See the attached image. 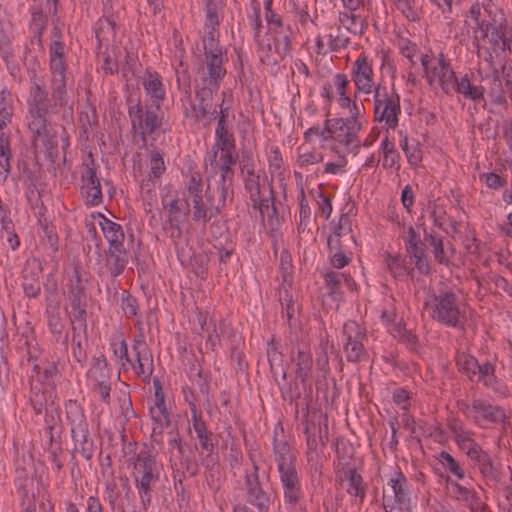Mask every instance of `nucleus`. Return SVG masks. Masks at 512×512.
<instances>
[{
    "label": "nucleus",
    "instance_id": "obj_24",
    "mask_svg": "<svg viewBox=\"0 0 512 512\" xmlns=\"http://www.w3.org/2000/svg\"><path fill=\"white\" fill-rule=\"evenodd\" d=\"M324 283L329 289V294L337 298L342 295V284L344 283L350 290L356 289V282L350 274H345L338 271H328L323 275Z\"/></svg>",
    "mask_w": 512,
    "mask_h": 512
},
{
    "label": "nucleus",
    "instance_id": "obj_61",
    "mask_svg": "<svg viewBox=\"0 0 512 512\" xmlns=\"http://www.w3.org/2000/svg\"><path fill=\"white\" fill-rule=\"evenodd\" d=\"M121 307L125 315L130 318L134 317L138 313V302L127 290H123L121 293Z\"/></svg>",
    "mask_w": 512,
    "mask_h": 512
},
{
    "label": "nucleus",
    "instance_id": "obj_9",
    "mask_svg": "<svg viewBox=\"0 0 512 512\" xmlns=\"http://www.w3.org/2000/svg\"><path fill=\"white\" fill-rule=\"evenodd\" d=\"M253 471L244 476V499L245 502L254 507L257 512H269L271 505L270 494L264 489L259 478V466L250 456Z\"/></svg>",
    "mask_w": 512,
    "mask_h": 512
},
{
    "label": "nucleus",
    "instance_id": "obj_51",
    "mask_svg": "<svg viewBox=\"0 0 512 512\" xmlns=\"http://www.w3.org/2000/svg\"><path fill=\"white\" fill-rule=\"evenodd\" d=\"M481 373L483 385L491 387L495 393H499L501 395L505 393V387L494 376V369L491 363H485L484 365H482Z\"/></svg>",
    "mask_w": 512,
    "mask_h": 512
},
{
    "label": "nucleus",
    "instance_id": "obj_59",
    "mask_svg": "<svg viewBox=\"0 0 512 512\" xmlns=\"http://www.w3.org/2000/svg\"><path fill=\"white\" fill-rule=\"evenodd\" d=\"M463 246L467 252V261L473 262V258L478 260L480 243L478 242L475 233L470 231L463 237Z\"/></svg>",
    "mask_w": 512,
    "mask_h": 512
},
{
    "label": "nucleus",
    "instance_id": "obj_8",
    "mask_svg": "<svg viewBox=\"0 0 512 512\" xmlns=\"http://www.w3.org/2000/svg\"><path fill=\"white\" fill-rule=\"evenodd\" d=\"M343 350L346 360L351 363L365 361L368 358V352L364 347V341H367L366 329L354 321L347 322L343 327Z\"/></svg>",
    "mask_w": 512,
    "mask_h": 512
},
{
    "label": "nucleus",
    "instance_id": "obj_34",
    "mask_svg": "<svg viewBox=\"0 0 512 512\" xmlns=\"http://www.w3.org/2000/svg\"><path fill=\"white\" fill-rule=\"evenodd\" d=\"M338 20L350 33L363 35L368 27L366 18L361 17L354 12H339Z\"/></svg>",
    "mask_w": 512,
    "mask_h": 512
},
{
    "label": "nucleus",
    "instance_id": "obj_29",
    "mask_svg": "<svg viewBox=\"0 0 512 512\" xmlns=\"http://www.w3.org/2000/svg\"><path fill=\"white\" fill-rule=\"evenodd\" d=\"M273 451L278 471L295 467L296 457L286 441L274 439Z\"/></svg>",
    "mask_w": 512,
    "mask_h": 512
},
{
    "label": "nucleus",
    "instance_id": "obj_64",
    "mask_svg": "<svg viewBox=\"0 0 512 512\" xmlns=\"http://www.w3.org/2000/svg\"><path fill=\"white\" fill-rule=\"evenodd\" d=\"M458 492L462 499L467 502L472 512H479L480 505L478 503V498L476 492L473 488H468L464 486H457Z\"/></svg>",
    "mask_w": 512,
    "mask_h": 512
},
{
    "label": "nucleus",
    "instance_id": "obj_46",
    "mask_svg": "<svg viewBox=\"0 0 512 512\" xmlns=\"http://www.w3.org/2000/svg\"><path fill=\"white\" fill-rule=\"evenodd\" d=\"M0 222H1L2 238H5L6 241L8 242V244L10 245V248L13 251H15L19 247L20 241H19L17 234L15 233L13 221L11 220L9 215H7V213L5 212L1 216Z\"/></svg>",
    "mask_w": 512,
    "mask_h": 512
},
{
    "label": "nucleus",
    "instance_id": "obj_48",
    "mask_svg": "<svg viewBox=\"0 0 512 512\" xmlns=\"http://www.w3.org/2000/svg\"><path fill=\"white\" fill-rule=\"evenodd\" d=\"M304 434L306 437V444L308 449V454L310 452H315L318 447V441H321L324 445V442L322 441V428L321 426H317L314 422H306L305 428H304Z\"/></svg>",
    "mask_w": 512,
    "mask_h": 512
},
{
    "label": "nucleus",
    "instance_id": "obj_32",
    "mask_svg": "<svg viewBox=\"0 0 512 512\" xmlns=\"http://www.w3.org/2000/svg\"><path fill=\"white\" fill-rule=\"evenodd\" d=\"M406 251L414 259L415 268L420 274L427 275L430 272V266L426 255V243L424 239L418 243L408 244Z\"/></svg>",
    "mask_w": 512,
    "mask_h": 512
},
{
    "label": "nucleus",
    "instance_id": "obj_3",
    "mask_svg": "<svg viewBox=\"0 0 512 512\" xmlns=\"http://www.w3.org/2000/svg\"><path fill=\"white\" fill-rule=\"evenodd\" d=\"M289 360L293 366L295 380L290 383L289 389L287 392L283 393V397L284 399L293 401L301 398L299 384L302 385L307 396L311 394L312 387L309 383V379L313 372L314 361L310 348L307 346L292 348L289 353Z\"/></svg>",
    "mask_w": 512,
    "mask_h": 512
},
{
    "label": "nucleus",
    "instance_id": "obj_39",
    "mask_svg": "<svg viewBox=\"0 0 512 512\" xmlns=\"http://www.w3.org/2000/svg\"><path fill=\"white\" fill-rule=\"evenodd\" d=\"M430 213L434 225L444 230L447 234L454 236L457 233H462L460 230L461 225L450 218H446L445 211L442 208L434 205Z\"/></svg>",
    "mask_w": 512,
    "mask_h": 512
},
{
    "label": "nucleus",
    "instance_id": "obj_62",
    "mask_svg": "<svg viewBox=\"0 0 512 512\" xmlns=\"http://www.w3.org/2000/svg\"><path fill=\"white\" fill-rule=\"evenodd\" d=\"M298 200H299V206H300V211H299L300 223L298 225V230L299 231L301 230L304 232L306 229V221H308L311 216V209H310L309 203L306 199L304 189H301Z\"/></svg>",
    "mask_w": 512,
    "mask_h": 512
},
{
    "label": "nucleus",
    "instance_id": "obj_44",
    "mask_svg": "<svg viewBox=\"0 0 512 512\" xmlns=\"http://www.w3.org/2000/svg\"><path fill=\"white\" fill-rule=\"evenodd\" d=\"M51 100L57 112L64 109L63 118H71L73 115V107L70 104V97L68 91H51Z\"/></svg>",
    "mask_w": 512,
    "mask_h": 512
},
{
    "label": "nucleus",
    "instance_id": "obj_57",
    "mask_svg": "<svg viewBox=\"0 0 512 512\" xmlns=\"http://www.w3.org/2000/svg\"><path fill=\"white\" fill-rule=\"evenodd\" d=\"M381 150L384 154L383 159V167L384 168H391L399 159V154L395 150L394 143L388 139V137H385V139L381 143Z\"/></svg>",
    "mask_w": 512,
    "mask_h": 512
},
{
    "label": "nucleus",
    "instance_id": "obj_63",
    "mask_svg": "<svg viewBox=\"0 0 512 512\" xmlns=\"http://www.w3.org/2000/svg\"><path fill=\"white\" fill-rule=\"evenodd\" d=\"M110 345L114 356L123 361L122 367H125L126 363L132 364V359L129 357L128 346L125 339H121L119 342L112 341Z\"/></svg>",
    "mask_w": 512,
    "mask_h": 512
},
{
    "label": "nucleus",
    "instance_id": "obj_60",
    "mask_svg": "<svg viewBox=\"0 0 512 512\" xmlns=\"http://www.w3.org/2000/svg\"><path fill=\"white\" fill-rule=\"evenodd\" d=\"M400 147L405 153L409 163H417L420 160V151L414 143L410 144L407 135L403 131H399Z\"/></svg>",
    "mask_w": 512,
    "mask_h": 512
},
{
    "label": "nucleus",
    "instance_id": "obj_33",
    "mask_svg": "<svg viewBox=\"0 0 512 512\" xmlns=\"http://www.w3.org/2000/svg\"><path fill=\"white\" fill-rule=\"evenodd\" d=\"M71 438L75 443V450L86 460H90L94 453V442L90 438L89 426L71 433Z\"/></svg>",
    "mask_w": 512,
    "mask_h": 512
},
{
    "label": "nucleus",
    "instance_id": "obj_38",
    "mask_svg": "<svg viewBox=\"0 0 512 512\" xmlns=\"http://www.w3.org/2000/svg\"><path fill=\"white\" fill-rule=\"evenodd\" d=\"M457 364L471 382H480V364L476 357L463 353L458 356Z\"/></svg>",
    "mask_w": 512,
    "mask_h": 512
},
{
    "label": "nucleus",
    "instance_id": "obj_19",
    "mask_svg": "<svg viewBox=\"0 0 512 512\" xmlns=\"http://www.w3.org/2000/svg\"><path fill=\"white\" fill-rule=\"evenodd\" d=\"M133 477H160V467L156 457L147 450H142L136 455L133 463Z\"/></svg>",
    "mask_w": 512,
    "mask_h": 512
},
{
    "label": "nucleus",
    "instance_id": "obj_58",
    "mask_svg": "<svg viewBox=\"0 0 512 512\" xmlns=\"http://www.w3.org/2000/svg\"><path fill=\"white\" fill-rule=\"evenodd\" d=\"M238 159L239 156L236 153V150L228 149L226 150V153H221L220 162L216 161L214 166L218 168L219 172L234 173L232 166L237 162Z\"/></svg>",
    "mask_w": 512,
    "mask_h": 512
},
{
    "label": "nucleus",
    "instance_id": "obj_12",
    "mask_svg": "<svg viewBox=\"0 0 512 512\" xmlns=\"http://www.w3.org/2000/svg\"><path fill=\"white\" fill-rule=\"evenodd\" d=\"M253 153L249 149H243L239 159L240 176L243 180L244 189L249 194L250 202L254 206L259 205L260 174L256 173Z\"/></svg>",
    "mask_w": 512,
    "mask_h": 512
},
{
    "label": "nucleus",
    "instance_id": "obj_35",
    "mask_svg": "<svg viewBox=\"0 0 512 512\" xmlns=\"http://www.w3.org/2000/svg\"><path fill=\"white\" fill-rule=\"evenodd\" d=\"M233 194V189H227L218 186L212 188L210 185H208L205 195L207 202H211L212 209H215V211L219 214L220 211L226 206L227 199L229 197L230 199L233 198Z\"/></svg>",
    "mask_w": 512,
    "mask_h": 512
},
{
    "label": "nucleus",
    "instance_id": "obj_56",
    "mask_svg": "<svg viewBox=\"0 0 512 512\" xmlns=\"http://www.w3.org/2000/svg\"><path fill=\"white\" fill-rule=\"evenodd\" d=\"M270 371L272 373L273 378L275 379L276 383H278L277 375L281 373L282 380H287V371L284 367V355L283 353H273L271 356L267 357Z\"/></svg>",
    "mask_w": 512,
    "mask_h": 512
},
{
    "label": "nucleus",
    "instance_id": "obj_45",
    "mask_svg": "<svg viewBox=\"0 0 512 512\" xmlns=\"http://www.w3.org/2000/svg\"><path fill=\"white\" fill-rule=\"evenodd\" d=\"M150 172L149 179L151 181L158 180L162 177L164 172L166 171L165 162L163 159V153L158 149H153L150 151Z\"/></svg>",
    "mask_w": 512,
    "mask_h": 512
},
{
    "label": "nucleus",
    "instance_id": "obj_42",
    "mask_svg": "<svg viewBox=\"0 0 512 512\" xmlns=\"http://www.w3.org/2000/svg\"><path fill=\"white\" fill-rule=\"evenodd\" d=\"M218 26L219 25H207V22H205L204 34L202 36L203 52L227 51V49L220 44Z\"/></svg>",
    "mask_w": 512,
    "mask_h": 512
},
{
    "label": "nucleus",
    "instance_id": "obj_21",
    "mask_svg": "<svg viewBox=\"0 0 512 512\" xmlns=\"http://www.w3.org/2000/svg\"><path fill=\"white\" fill-rule=\"evenodd\" d=\"M201 465L204 468V475L208 486L211 489L218 490L222 477L219 453L216 450L207 452L201 459Z\"/></svg>",
    "mask_w": 512,
    "mask_h": 512
},
{
    "label": "nucleus",
    "instance_id": "obj_47",
    "mask_svg": "<svg viewBox=\"0 0 512 512\" xmlns=\"http://www.w3.org/2000/svg\"><path fill=\"white\" fill-rule=\"evenodd\" d=\"M451 91H456L464 95V97L472 99L474 101L480 98V92L478 90V87L470 83L467 74L464 77H462L461 80H457V78L455 79V81L452 84Z\"/></svg>",
    "mask_w": 512,
    "mask_h": 512
},
{
    "label": "nucleus",
    "instance_id": "obj_40",
    "mask_svg": "<svg viewBox=\"0 0 512 512\" xmlns=\"http://www.w3.org/2000/svg\"><path fill=\"white\" fill-rule=\"evenodd\" d=\"M388 484L392 488L394 494V502L397 504L409 506L410 492L408 490L407 480L404 475L400 472L398 477L391 478Z\"/></svg>",
    "mask_w": 512,
    "mask_h": 512
},
{
    "label": "nucleus",
    "instance_id": "obj_54",
    "mask_svg": "<svg viewBox=\"0 0 512 512\" xmlns=\"http://www.w3.org/2000/svg\"><path fill=\"white\" fill-rule=\"evenodd\" d=\"M348 222H349V218L345 214H342L339 219V225L336 228L334 235H330L328 237L327 246H328V250H329L330 254L334 253V252H338V251H343V246H342V243L340 240V237L342 235L341 231L343 229V226Z\"/></svg>",
    "mask_w": 512,
    "mask_h": 512
},
{
    "label": "nucleus",
    "instance_id": "obj_27",
    "mask_svg": "<svg viewBox=\"0 0 512 512\" xmlns=\"http://www.w3.org/2000/svg\"><path fill=\"white\" fill-rule=\"evenodd\" d=\"M45 315L50 332L58 339L65 328V324L61 317L59 299H45Z\"/></svg>",
    "mask_w": 512,
    "mask_h": 512
},
{
    "label": "nucleus",
    "instance_id": "obj_7",
    "mask_svg": "<svg viewBox=\"0 0 512 512\" xmlns=\"http://www.w3.org/2000/svg\"><path fill=\"white\" fill-rule=\"evenodd\" d=\"M374 120L385 122L388 128L395 129L401 114L400 96L395 89L388 91L386 86L378 84L374 88Z\"/></svg>",
    "mask_w": 512,
    "mask_h": 512
},
{
    "label": "nucleus",
    "instance_id": "obj_31",
    "mask_svg": "<svg viewBox=\"0 0 512 512\" xmlns=\"http://www.w3.org/2000/svg\"><path fill=\"white\" fill-rule=\"evenodd\" d=\"M160 477H133L134 485L137 489L140 503L146 510L152 503L154 488Z\"/></svg>",
    "mask_w": 512,
    "mask_h": 512
},
{
    "label": "nucleus",
    "instance_id": "obj_25",
    "mask_svg": "<svg viewBox=\"0 0 512 512\" xmlns=\"http://www.w3.org/2000/svg\"><path fill=\"white\" fill-rule=\"evenodd\" d=\"M98 216L101 218L99 222L100 228L109 243L108 248L124 246L125 234L122 226L110 220L102 213H98Z\"/></svg>",
    "mask_w": 512,
    "mask_h": 512
},
{
    "label": "nucleus",
    "instance_id": "obj_13",
    "mask_svg": "<svg viewBox=\"0 0 512 512\" xmlns=\"http://www.w3.org/2000/svg\"><path fill=\"white\" fill-rule=\"evenodd\" d=\"M52 101L43 81L38 79L36 74H34L33 77H31L29 88V111L50 115L57 114Z\"/></svg>",
    "mask_w": 512,
    "mask_h": 512
},
{
    "label": "nucleus",
    "instance_id": "obj_52",
    "mask_svg": "<svg viewBox=\"0 0 512 512\" xmlns=\"http://www.w3.org/2000/svg\"><path fill=\"white\" fill-rule=\"evenodd\" d=\"M10 140L3 132H0V168L3 169L4 178L10 173L11 165Z\"/></svg>",
    "mask_w": 512,
    "mask_h": 512
},
{
    "label": "nucleus",
    "instance_id": "obj_49",
    "mask_svg": "<svg viewBox=\"0 0 512 512\" xmlns=\"http://www.w3.org/2000/svg\"><path fill=\"white\" fill-rule=\"evenodd\" d=\"M215 140L224 146V149L236 150V140L233 132L228 128V123H217L215 129Z\"/></svg>",
    "mask_w": 512,
    "mask_h": 512
},
{
    "label": "nucleus",
    "instance_id": "obj_5",
    "mask_svg": "<svg viewBox=\"0 0 512 512\" xmlns=\"http://www.w3.org/2000/svg\"><path fill=\"white\" fill-rule=\"evenodd\" d=\"M485 12L489 16V20H484L486 23V33L482 41V46L495 53L508 49L512 52V36L507 37L505 29L504 13L495 5L487 4ZM483 23V20H482Z\"/></svg>",
    "mask_w": 512,
    "mask_h": 512
},
{
    "label": "nucleus",
    "instance_id": "obj_1",
    "mask_svg": "<svg viewBox=\"0 0 512 512\" xmlns=\"http://www.w3.org/2000/svg\"><path fill=\"white\" fill-rule=\"evenodd\" d=\"M79 271L74 269L73 275L67 283V301L71 310L68 312L72 329V341L82 332L87 337V300L88 294Z\"/></svg>",
    "mask_w": 512,
    "mask_h": 512
},
{
    "label": "nucleus",
    "instance_id": "obj_22",
    "mask_svg": "<svg viewBox=\"0 0 512 512\" xmlns=\"http://www.w3.org/2000/svg\"><path fill=\"white\" fill-rule=\"evenodd\" d=\"M106 267L113 278L120 276L129 262V252L125 246L108 248L105 251Z\"/></svg>",
    "mask_w": 512,
    "mask_h": 512
},
{
    "label": "nucleus",
    "instance_id": "obj_18",
    "mask_svg": "<svg viewBox=\"0 0 512 512\" xmlns=\"http://www.w3.org/2000/svg\"><path fill=\"white\" fill-rule=\"evenodd\" d=\"M422 226H424V224H422ZM423 232L426 246L429 245L432 247V253L435 260L439 264L448 265L450 257L454 253V249L450 242L444 243L442 237L434 231L428 232L425 227H423Z\"/></svg>",
    "mask_w": 512,
    "mask_h": 512
},
{
    "label": "nucleus",
    "instance_id": "obj_36",
    "mask_svg": "<svg viewBox=\"0 0 512 512\" xmlns=\"http://www.w3.org/2000/svg\"><path fill=\"white\" fill-rule=\"evenodd\" d=\"M41 266L35 267L31 270H24L22 278V287L25 295L28 298H37L40 295L41 287L39 283V276L41 274Z\"/></svg>",
    "mask_w": 512,
    "mask_h": 512
},
{
    "label": "nucleus",
    "instance_id": "obj_55",
    "mask_svg": "<svg viewBox=\"0 0 512 512\" xmlns=\"http://www.w3.org/2000/svg\"><path fill=\"white\" fill-rule=\"evenodd\" d=\"M194 431L197 435L202 450H205L207 452L215 450L217 443L214 442L213 434L207 429L206 424L200 426L195 425Z\"/></svg>",
    "mask_w": 512,
    "mask_h": 512
},
{
    "label": "nucleus",
    "instance_id": "obj_26",
    "mask_svg": "<svg viewBox=\"0 0 512 512\" xmlns=\"http://www.w3.org/2000/svg\"><path fill=\"white\" fill-rule=\"evenodd\" d=\"M65 418L70 426V432L74 433L89 426L84 409L76 400L69 399L64 404Z\"/></svg>",
    "mask_w": 512,
    "mask_h": 512
},
{
    "label": "nucleus",
    "instance_id": "obj_20",
    "mask_svg": "<svg viewBox=\"0 0 512 512\" xmlns=\"http://www.w3.org/2000/svg\"><path fill=\"white\" fill-rule=\"evenodd\" d=\"M345 478L348 481L347 493L357 499V503L361 505L366 497L367 485L365 484L363 477L356 471L355 467L344 463L341 467Z\"/></svg>",
    "mask_w": 512,
    "mask_h": 512
},
{
    "label": "nucleus",
    "instance_id": "obj_30",
    "mask_svg": "<svg viewBox=\"0 0 512 512\" xmlns=\"http://www.w3.org/2000/svg\"><path fill=\"white\" fill-rule=\"evenodd\" d=\"M192 203V219L195 222H202V224L208 223L218 213L215 209H212L211 202L203 200V195H195L190 198Z\"/></svg>",
    "mask_w": 512,
    "mask_h": 512
},
{
    "label": "nucleus",
    "instance_id": "obj_2",
    "mask_svg": "<svg viewBox=\"0 0 512 512\" xmlns=\"http://www.w3.org/2000/svg\"><path fill=\"white\" fill-rule=\"evenodd\" d=\"M227 51L203 52V58L196 67L194 86L217 94L227 70Z\"/></svg>",
    "mask_w": 512,
    "mask_h": 512
},
{
    "label": "nucleus",
    "instance_id": "obj_11",
    "mask_svg": "<svg viewBox=\"0 0 512 512\" xmlns=\"http://www.w3.org/2000/svg\"><path fill=\"white\" fill-rule=\"evenodd\" d=\"M434 320L448 326H456L460 320V311L456 294L452 290H440L435 295Z\"/></svg>",
    "mask_w": 512,
    "mask_h": 512
},
{
    "label": "nucleus",
    "instance_id": "obj_41",
    "mask_svg": "<svg viewBox=\"0 0 512 512\" xmlns=\"http://www.w3.org/2000/svg\"><path fill=\"white\" fill-rule=\"evenodd\" d=\"M470 19L465 21V25L467 27V34L473 38L472 44L475 48V52L478 57H480V42L477 36V32L480 29V6L476 2L470 8Z\"/></svg>",
    "mask_w": 512,
    "mask_h": 512
},
{
    "label": "nucleus",
    "instance_id": "obj_23",
    "mask_svg": "<svg viewBox=\"0 0 512 512\" xmlns=\"http://www.w3.org/2000/svg\"><path fill=\"white\" fill-rule=\"evenodd\" d=\"M143 87L148 96L160 109V103L165 99L166 91L160 74L156 71L146 70L143 77Z\"/></svg>",
    "mask_w": 512,
    "mask_h": 512
},
{
    "label": "nucleus",
    "instance_id": "obj_37",
    "mask_svg": "<svg viewBox=\"0 0 512 512\" xmlns=\"http://www.w3.org/2000/svg\"><path fill=\"white\" fill-rule=\"evenodd\" d=\"M138 377H142L143 381L149 382L154 370L152 353L135 354V361L129 364Z\"/></svg>",
    "mask_w": 512,
    "mask_h": 512
},
{
    "label": "nucleus",
    "instance_id": "obj_16",
    "mask_svg": "<svg viewBox=\"0 0 512 512\" xmlns=\"http://www.w3.org/2000/svg\"><path fill=\"white\" fill-rule=\"evenodd\" d=\"M374 73L371 61L368 57L361 53L353 64L352 67V80L355 83L357 90L370 94L374 86Z\"/></svg>",
    "mask_w": 512,
    "mask_h": 512
},
{
    "label": "nucleus",
    "instance_id": "obj_28",
    "mask_svg": "<svg viewBox=\"0 0 512 512\" xmlns=\"http://www.w3.org/2000/svg\"><path fill=\"white\" fill-rule=\"evenodd\" d=\"M474 436L475 434L473 432L462 428L454 431V437L460 449L464 451L470 459L479 460L480 450Z\"/></svg>",
    "mask_w": 512,
    "mask_h": 512
},
{
    "label": "nucleus",
    "instance_id": "obj_15",
    "mask_svg": "<svg viewBox=\"0 0 512 512\" xmlns=\"http://www.w3.org/2000/svg\"><path fill=\"white\" fill-rule=\"evenodd\" d=\"M421 62H422L424 71L429 79V83L432 84L433 79L435 77H437L442 90L447 94L450 93L452 84L455 81L456 76H455L454 71L450 67V63L445 60L443 54H440V57L438 59V65L433 67L432 75H430V72H429V69H430L429 68V62H430L429 57L427 55H425L422 58Z\"/></svg>",
    "mask_w": 512,
    "mask_h": 512
},
{
    "label": "nucleus",
    "instance_id": "obj_10",
    "mask_svg": "<svg viewBox=\"0 0 512 512\" xmlns=\"http://www.w3.org/2000/svg\"><path fill=\"white\" fill-rule=\"evenodd\" d=\"M194 93L196 103L192 101L189 89L184 91L180 101L184 117L192 119L194 122H200L208 116L215 94L197 86H194Z\"/></svg>",
    "mask_w": 512,
    "mask_h": 512
},
{
    "label": "nucleus",
    "instance_id": "obj_6",
    "mask_svg": "<svg viewBox=\"0 0 512 512\" xmlns=\"http://www.w3.org/2000/svg\"><path fill=\"white\" fill-rule=\"evenodd\" d=\"M351 116L349 118H333L326 120V129L329 130L330 136L333 140L344 144L348 151L355 152L360 147V140L358 139V132L361 129V124L358 122V115L360 109L357 104L353 103V108L350 109Z\"/></svg>",
    "mask_w": 512,
    "mask_h": 512
},
{
    "label": "nucleus",
    "instance_id": "obj_14",
    "mask_svg": "<svg viewBox=\"0 0 512 512\" xmlns=\"http://www.w3.org/2000/svg\"><path fill=\"white\" fill-rule=\"evenodd\" d=\"M163 208L168 209L167 222L171 229L176 231L171 234V238H180L182 235V225L188 220V216L191 212L189 198H174L167 202L162 200Z\"/></svg>",
    "mask_w": 512,
    "mask_h": 512
},
{
    "label": "nucleus",
    "instance_id": "obj_43",
    "mask_svg": "<svg viewBox=\"0 0 512 512\" xmlns=\"http://www.w3.org/2000/svg\"><path fill=\"white\" fill-rule=\"evenodd\" d=\"M385 261L387 268L394 279L402 280L406 275L413 276V269H409L400 256L387 254Z\"/></svg>",
    "mask_w": 512,
    "mask_h": 512
},
{
    "label": "nucleus",
    "instance_id": "obj_50",
    "mask_svg": "<svg viewBox=\"0 0 512 512\" xmlns=\"http://www.w3.org/2000/svg\"><path fill=\"white\" fill-rule=\"evenodd\" d=\"M32 120L29 122L28 127L33 134L34 137H42V135H46L48 132V120L47 116L49 114L45 113H34V111H29Z\"/></svg>",
    "mask_w": 512,
    "mask_h": 512
},
{
    "label": "nucleus",
    "instance_id": "obj_53",
    "mask_svg": "<svg viewBox=\"0 0 512 512\" xmlns=\"http://www.w3.org/2000/svg\"><path fill=\"white\" fill-rule=\"evenodd\" d=\"M292 30L285 34L274 36V52L280 60H283L291 51Z\"/></svg>",
    "mask_w": 512,
    "mask_h": 512
},
{
    "label": "nucleus",
    "instance_id": "obj_17",
    "mask_svg": "<svg viewBox=\"0 0 512 512\" xmlns=\"http://www.w3.org/2000/svg\"><path fill=\"white\" fill-rule=\"evenodd\" d=\"M278 472L283 488L285 503L296 506L301 497V485L296 466Z\"/></svg>",
    "mask_w": 512,
    "mask_h": 512
},
{
    "label": "nucleus",
    "instance_id": "obj_4",
    "mask_svg": "<svg viewBox=\"0 0 512 512\" xmlns=\"http://www.w3.org/2000/svg\"><path fill=\"white\" fill-rule=\"evenodd\" d=\"M126 102L131 125L134 130L139 131L142 139L161 128L163 116L158 114L159 109H156V104L146 107L144 111L139 93L129 94Z\"/></svg>",
    "mask_w": 512,
    "mask_h": 512
}]
</instances>
